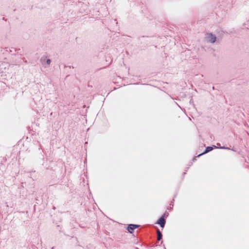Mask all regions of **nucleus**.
I'll return each instance as SVG.
<instances>
[{"mask_svg": "<svg viewBox=\"0 0 249 249\" xmlns=\"http://www.w3.org/2000/svg\"><path fill=\"white\" fill-rule=\"evenodd\" d=\"M216 37L215 35L212 33L208 34L206 36V39L207 42L213 43L216 41Z\"/></svg>", "mask_w": 249, "mask_h": 249, "instance_id": "1", "label": "nucleus"}, {"mask_svg": "<svg viewBox=\"0 0 249 249\" xmlns=\"http://www.w3.org/2000/svg\"><path fill=\"white\" fill-rule=\"evenodd\" d=\"M196 160V158H194L193 159V160L194 161V160Z\"/></svg>", "mask_w": 249, "mask_h": 249, "instance_id": "8", "label": "nucleus"}, {"mask_svg": "<svg viewBox=\"0 0 249 249\" xmlns=\"http://www.w3.org/2000/svg\"><path fill=\"white\" fill-rule=\"evenodd\" d=\"M139 225L135 224H129L127 227V230L130 233H132L133 231L138 228Z\"/></svg>", "mask_w": 249, "mask_h": 249, "instance_id": "4", "label": "nucleus"}, {"mask_svg": "<svg viewBox=\"0 0 249 249\" xmlns=\"http://www.w3.org/2000/svg\"><path fill=\"white\" fill-rule=\"evenodd\" d=\"M52 249H54V247H53V248H52Z\"/></svg>", "mask_w": 249, "mask_h": 249, "instance_id": "10", "label": "nucleus"}, {"mask_svg": "<svg viewBox=\"0 0 249 249\" xmlns=\"http://www.w3.org/2000/svg\"><path fill=\"white\" fill-rule=\"evenodd\" d=\"M51 62V60L50 59H48L47 60H46V63L48 64V65H50V63Z\"/></svg>", "mask_w": 249, "mask_h": 249, "instance_id": "6", "label": "nucleus"}, {"mask_svg": "<svg viewBox=\"0 0 249 249\" xmlns=\"http://www.w3.org/2000/svg\"><path fill=\"white\" fill-rule=\"evenodd\" d=\"M220 148H221V149H229V148L228 147H225V146H222V147H220Z\"/></svg>", "mask_w": 249, "mask_h": 249, "instance_id": "7", "label": "nucleus"}, {"mask_svg": "<svg viewBox=\"0 0 249 249\" xmlns=\"http://www.w3.org/2000/svg\"><path fill=\"white\" fill-rule=\"evenodd\" d=\"M157 239L158 241H160L162 239V233L160 231L159 229H157Z\"/></svg>", "mask_w": 249, "mask_h": 249, "instance_id": "5", "label": "nucleus"}, {"mask_svg": "<svg viewBox=\"0 0 249 249\" xmlns=\"http://www.w3.org/2000/svg\"><path fill=\"white\" fill-rule=\"evenodd\" d=\"M217 145H220V143H217Z\"/></svg>", "mask_w": 249, "mask_h": 249, "instance_id": "9", "label": "nucleus"}, {"mask_svg": "<svg viewBox=\"0 0 249 249\" xmlns=\"http://www.w3.org/2000/svg\"><path fill=\"white\" fill-rule=\"evenodd\" d=\"M166 214V213H164L156 222V224H159L161 228H163L165 226L166 220L164 218V216Z\"/></svg>", "mask_w": 249, "mask_h": 249, "instance_id": "2", "label": "nucleus"}, {"mask_svg": "<svg viewBox=\"0 0 249 249\" xmlns=\"http://www.w3.org/2000/svg\"><path fill=\"white\" fill-rule=\"evenodd\" d=\"M217 148V147L216 146H208L205 149V150L202 152V153L199 154L197 157H199L200 156H201V155H203L205 154H206L210 151H211L212 150H213V148Z\"/></svg>", "mask_w": 249, "mask_h": 249, "instance_id": "3", "label": "nucleus"}]
</instances>
